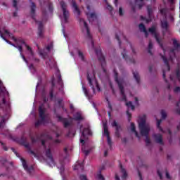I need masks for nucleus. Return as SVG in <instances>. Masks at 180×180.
I'll return each mask as SVG.
<instances>
[{
    "mask_svg": "<svg viewBox=\"0 0 180 180\" xmlns=\"http://www.w3.org/2000/svg\"><path fill=\"white\" fill-rule=\"evenodd\" d=\"M113 72L115 81L117 84L120 88V94L122 96L121 101L122 102H127V98L126 97V94H124V87L123 86V84H124V80L122 78L119 79V74L117 73V71H116V69L113 70Z\"/></svg>",
    "mask_w": 180,
    "mask_h": 180,
    "instance_id": "obj_5",
    "label": "nucleus"
},
{
    "mask_svg": "<svg viewBox=\"0 0 180 180\" xmlns=\"http://www.w3.org/2000/svg\"><path fill=\"white\" fill-rule=\"evenodd\" d=\"M122 56V58H124L127 63H129V64H136V60L134 58H130L127 54L126 49H123V51L121 52Z\"/></svg>",
    "mask_w": 180,
    "mask_h": 180,
    "instance_id": "obj_11",
    "label": "nucleus"
},
{
    "mask_svg": "<svg viewBox=\"0 0 180 180\" xmlns=\"http://www.w3.org/2000/svg\"><path fill=\"white\" fill-rule=\"evenodd\" d=\"M105 99L108 102V109H110V110H112V104L110 103V101H109V98H108V97H106Z\"/></svg>",
    "mask_w": 180,
    "mask_h": 180,
    "instance_id": "obj_51",
    "label": "nucleus"
},
{
    "mask_svg": "<svg viewBox=\"0 0 180 180\" xmlns=\"http://www.w3.org/2000/svg\"><path fill=\"white\" fill-rule=\"evenodd\" d=\"M72 6L74 8V13L75 15H77V16L81 15V11L78 8V5L77 4V2H75V0H72Z\"/></svg>",
    "mask_w": 180,
    "mask_h": 180,
    "instance_id": "obj_17",
    "label": "nucleus"
},
{
    "mask_svg": "<svg viewBox=\"0 0 180 180\" xmlns=\"http://www.w3.org/2000/svg\"><path fill=\"white\" fill-rule=\"evenodd\" d=\"M73 120H75L76 122H79L81 120H83V117H82V115H81V113L79 112H77L74 117H73Z\"/></svg>",
    "mask_w": 180,
    "mask_h": 180,
    "instance_id": "obj_30",
    "label": "nucleus"
},
{
    "mask_svg": "<svg viewBox=\"0 0 180 180\" xmlns=\"http://www.w3.org/2000/svg\"><path fill=\"white\" fill-rule=\"evenodd\" d=\"M44 122V121H41L40 120H37L36 122H35V127H39V126H40V124H41V122Z\"/></svg>",
    "mask_w": 180,
    "mask_h": 180,
    "instance_id": "obj_56",
    "label": "nucleus"
},
{
    "mask_svg": "<svg viewBox=\"0 0 180 180\" xmlns=\"http://www.w3.org/2000/svg\"><path fill=\"white\" fill-rule=\"evenodd\" d=\"M18 43H20L21 44H24V46H25V44H27L26 41H25V39H19Z\"/></svg>",
    "mask_w": 180,
    "mask_h": 180,
    "instance_id": "obj_59",
    "label": "nucleus"
},
{
    "mask_svg": "<svg viewBox=\"0 0 180 180\" xmlns=\"http://www.w3.org/2000/svg\"><path fill=\"white\" fill-rule=\"evenodd\" d=\"M79 179L80 180H88V179H86V176H85L84 174L80 175Z\"/></svg>",
    "mask_w": 180,
    "mask_h": 180,
    "instance_id": "obj_63",
    "label": "nucleus"
},
{
    "mask_svg": "<svg viewBox=\"0 0 180 180\" xmlns=\"http://www.w3.org/2000/svg\"><path fill=\"white\" fill-rule=\"evenodd\" d=\"M164 4H165V0H163ZM167 4H169V5H171V6H172V5H175V0H167Z\"/></svg>",
    "mask_w": 180,
    "mask_h": 180,
    "instance_id": "obj_48",
    "label": "nucleus"
},
{
    "mask_svg": "<svg viewBox=\"0 0 180 180\" xmlns=\"http://www.w3.org/2000/svg\"><path fill=\"white\" fill-rule=\"evenodd\" d=\"M155 143L164 146V141L162 140V135L161 134H154L153 135Z\"/></svg>",
    "mask_w": 180,
    "mask_h": 180,
    "instance_id": "obj_12",
    "label": "nucleus"
},
{
    "mask_svg": "<svg viewBox=\"0 0 180 180\" xmlns=\"http://www.w3.org/2000/svg\"><path fill=\"white\" fill-rule=\"evenodd\" d=\"M105 169V166L101 167V169L99 171V173L97 174V178L98 180H105V177L102 175V170Z\"/></svg>",
    "mask_w": 180,
    "mask_h": 180,
    "instance_id": "obj_33",
    "label": "nucleus"
},
{
    "mask_svg": "<svg viewBox=\"0 0 180 180\" xmlns=\"http://www.w3.org/2000/svg\"><path fill=\"white\" fill-rule=\"evenodd\" d=\"M148 32L151 33L153 36H154V38L155 39L157 43L159 44L161 49H162V42L161 41V39L158 37V34L157 33V31H155V27L154 26H152L150 28H149Z\"/></svg>",
    "mask_w": 180,
    "mask_h": 180,
    "instance_id": "obj_9",
    "label": "nucleus"
},
{
    "mask_svg": "<svg viewBox=\"0 0 180 180\" xmlns=\"http://www.w3.org/2000/svg\"><path fill=\"white\" fill-rule=\"evenodd\" d=\"M103 127L104 130V136H106V137H110V134L109 133V128L108 127V122H103Z\"/></svg>",
    "mask_w": 180,
    "mask_h": 180,
    "instance_id": "obj_24",
    "label": "nucleus"
},
{
    "mask_svg": "<svg viewBox=\"0 0 180 180\" xmlns=\"http://www.w3.org/2000/svg\"><path fill=\"white\" fill-rule=\"evenodd\" d=\"M120 162V171L123 174L122 178L123 179H126L127 178V172H126V169L124 168H123V165H122V163L120 162V161H119Z\"/></svg>",
    "mask_w": 180,
    "mask_h": 180,
    "instance_id": "obj_28",
    "label": "nucleus"
},
{
    "mask_svg": "<svg viewBox=\"0 0 180 180\" xmlns=\"http://www.w3.org/2000/svg\"><path fill=\"white\" fill-rule=\"evenodd\" d=\"M25 46L26 47L27 51H29L30 56H32L33 57V56H34V53L33 52V49H32V47H30L29 45H27V44H26L25 45Z\"/></svg>",
    "mask_w": 180,
    "mask_h": 180,
    "instance_id": "obj_38",
    "label": "nucleus"
},
{
    "mask_svg": "<svg viewBox=\"0 0 180 180\" xmlns=\"http://www.w3.org/2000/svg\"><path fill=\"white\" fill-rule=\"evenodd\" d=\"M79 22L80 23H84V27L86 30L87 37L91 40V47L95 51V53L98 58V61L101 63V68H103V72H106V69H105V65H106V60H105V56H103V54H102V51L101 49H95V43L92 39V35L91 34V32L89 31L88 24L85 21V20H84V18H80Z\"/></svg>",
    "mask_w": 180,
    "mask_h": 180,
    "instance_id": "obj_1",
    "label": "nucleus"
},
{
    "mask_svg": "<svg viewBox=\"0 0 180 180\" xmlns=\"http://www.w3.org/2000/svg\"><path fill=\"white\" fill-rule=\"evenodd\" d=\"M86 15L89 19V22L94 20H96L98 19V17L96 16V13H86Z\"/></svg>",
    "mask_w": 180,
    "mask_h": 180,
    "instance_id": "obj_22",
    "label": "nucleus"
},
{
    "mask_svg": "<svg viewBox=\"0 0 180 180\" xmlns=\"http://www.w3.org/2000/svg\"><path fill=\"white\" fill-rule=\"evenodd\" d=\"M126 106H127V108H131V110H134V105L131 101L126 103Z\"/></svg>",
    "mask_w": 180,
    "mask_h": 180,
    "instance_id": "obj_43",
    "label": "nucleus"
},
{
    "mask_svg": "<svg viewBox=\"0 0 180 180\" xmlns=\"http://www.w3.org/2000/svg\"><path fill=\"white\" fill-rule=\"evenodd\" d=\"M144 6V0H136L135 1V6H131L132 12H136V8H139V9H141Z\"/></svg>",
    "mask_w": 180,
    "mask_h": 180,
    "instance_id": "obj_13",
    "label": "nucleus"
},
{
    "mask_svg": "<svg viewBox=\"0 0 180 180\" xmlns=\"http://www.w3.org/2000/svg\"><path fill=\"white\" fill-rule=\"evenodd\" d=\"M46 156L50 160V162H51V163H49L50 167H51V165H54V159L53 158V155L51 154V150L50 148H49L46 150Z\"/></svg>",
    "mask_w": 180,
    "mask_h": 180,
    "instance_id": "obj_19",
    "label": "nucleus"
},
{
    "mask_svg": "<svg viewBox=\"0 0 180 180\" xmlns=\"http://www.w3.org/2000/svg\"><path fill=\"white\" fill-rule=\"evenodd\" d=\"M131 131L135 134L136 137L140 139V136L139 135V132L136 130V125L134 122L131 123Z\"/></svg>",
    "mask_w": 180,
    "mask_h": 180,
    "instance_id": "obj_29",
    "label": "nucleus"
},
{
    "mask_svg": "<svg viewBox=\"0 0 180 180\" xmlns=\"http://www.w3.org/2000/svg\"><path fill=\"white\" fill-rule=\"evenodd\" d=\"M72 136L74 137V136H75V131H72L71 130H69L68 133V136Z\"/></svg>",
    "mask_w": 180,
    "mask_h": 180,
    "instance_id": "obj_58",
    "label": "nucleus"
},
{
    "mask_svg": "<svg viewBox=\"0 0 180 180\" xmlns=\"http://www.w3.org/2000/svg\"><path fill=\"white\" fill-rule=\"evenodd\" d=\"M162 122V120H158L157 127L159 129L160 131H164L162 127H161V123Z\"/></svg>",
    "mask_w": 180,
    "mask_h": 180,
    "instance_id": "obj_39",
    "label": "nucleus"
},
{
    "mask_svg": "<svg viewBox=\"0 0 180 180\" xmlns=\"http://www.w3.org/2000/svg\"><path fill=\"white\" fill-rule=\"evenodd\" d=\"M139 127L141 135L146 137L145 143L146 146L151 144V139L148 137V134H150V125L146 124V115H143V117L140 119Z\"/></svg>",
    "mask_w": 180,
    "mask_h": 180,
    "instance_id": "obj_3",
    "label": "nucleus"
},
{
    "mask_svg": "<svg viewBox=\"0 0 180 180\" xmlns=\"http://www.w3.org/2000/svg\"><path fill=\"white\" fill-rule=\"evenodd\" d=\"M60 8L63 12V18L65 23H68V18H70V12L67 10V4L64 1L60 2Z\"/></svg>",
    "mask_w": 180,
    "mask_h": 180,
    "instance_id": "obj_8",
    "label": "nucleus"
},
{
    "mask_svg": "<svg viewBox=\"0 0 180 180\" xmlns=\"http://www.w3.org/2000/svg\"><path fill=\"white\" fill-rule=\"evenodd\" d=\"M0 37H1V39H3V40H4V41L8 43V44H11V46H13L14 47H15V44H12V42H11V41L6 39V38L4 37V34H2V32H1V31H0Z\"/></svg>",
    "mask_w": 180,
    "mask_h": 180,
    "instance_id": "obj_36",
    "label": "nucleus"
},
{
    "mask_svg": "<svg viewBox=\"0 0 180 180\" xmlns=\"http://www.w3.org/2000/svg\"><path fill=\"white\" fill-rule=\"evenodd\" d=\"M115 38L117 40L119 46L120 47V46L122 45V41H120V38L119 37V35H117V34H115Z\"/></svg>",
    "mask_w": 180,
    "mask_h": 180,
    "instance_id": "obj_55",
    "label": "nucleus"
},
{
    "mask_svg": "<svg viewBox=\"0 0 180 180\" xmlns=\"http://www.w3.org/2000/svg\"><path fill=\"white\" fill-rule=\"evenodd\" d=\"M54 86H56V83H54V80H52L51 87L49 90V95H50L51 99H53V98H54Z\"/></svg>",
    "mask_w": 180,
    "mask_h": 180,
    "instance_id": "obj_27",
    "label": "nucleus"
},
{
    "mask_svg": "<svg viewBox=\"0 0 180 180\" xmlns=\"http://www.w3.org/2000/svg\"><path fill=\"white\" fill-rule=\"evenodd\" d=\"M30 15L33 20H34L35 23H38V32L37 34L39 37H44L43 34V32H44V27H43V22L37 21L36 20V4L34 2H31L30 6Z\"/></svg>",
    "mask_w": 180,
    "mask_h": 180,
    "instance_id": "obj_4",
    "label": "nucleus"
},
{
    "mask_svg": "<svg viewBox=\"0 0 180 180\" xmlns=\"http://www.w3.org/2000/svg\"><path fill=\"white\" fill-rule=\"evenodd\" d=\"M28 153L30 154H32V155H34V157H37V155L36 154V153H34V151L32 150V149L28 150Z\"/></svg>",
    "mask_w": 180,
    "mask_h": 180,
    "instance_id": "obj_54",
    "label": "nucleus"
},
{
    "mask_svg": "<svg viewBox=\"0 0 180 180\" xmlns=\"http://www.w3.org/2000/svg\"><path fill=\"white\" fill-rule=\"evenodd\" d=\"M57 78L58 85H60V88H63V86H64V82H63V79L61 78V73H58Z\"/></svg>",
    "mask_w": 180,
    "mask_h": 180,
    "instance_id": "obj_31",
    "label": "nucleus"
},
{
    "mask_svg": "<svg viewBox=\"0 0 180 180\" xmlns=\"http://www.w3.org/2000/svg\"><path fill=\"white\" fill-rule=\"evenodd\" d=\"M127 115L128 116V122H130L131 119V114L130 113V112H129V110L127 111Z\"/></svg>",
    "mask_w": 180,
    "mask_h": 180,
    "instance_id": "obj_62",
    "label": "nucleus"
},
{
    "mask_svg": "<svg viewBox=\"0 0 180 180\" xmlns=\"http://www.w3.org/2000/svg\"><path fill=\"white\" fill-rule=\"evenodd\" d=\"M87 81L89 82V86H91L93 89V92H95V86L94 85V83L95 84L98 92H101V87L99 86V84L96 81V77H95V71L93 70L92 73L87 72Z\"/></svg>",
    "mask_w": 180,
    "mask_h": 180,
    "instance_id": "obj_6",
    "label": "nucleus"
},
{
    "mask_svg": "<svg viewBox=\"0 0 180 180\" xmlns=\"http://www.w3.org/2000/svg\"><path fill=\"white\" fill-rule=\"evenodd\" d=\"M0 96H3L1 102H0V109L2 110H8L11 108V102L6 101V98H9V93L8 96L6 95H0Z\"/></svg>",
    "mask_w": 180,
    "mask_h": 180,
    "instance_id": "obj_7",
    "label": "nucleus"
},
{
    "mask_svg": "<svg viewBox=\"0 0 180 180\" xmlns=\"http://www.w3.org/2000/svg\"><path fill=\"white\" fill-rule=\"evenodd\" d=\"M174 48L170 49L169 53V59L165 57V56L160 55L162 60L164 61L167 71H170L171 67L169 66V61H174V57H175V51H180V44L178 43V41L176 39H172Z\"/></svg>",
    "mask_w": 180,
    "mask_h": 180,
    "instance_id": "obj_2",
    "label": "nucleus"
},
{
    "mask_svg": "<svg viewBox=\"0 0 180 180\" xmlns=\"http://www.w3.org/2000/svg\"><path fill=\"white\" fill-rule=\"evenodd\" d=\"M58 105H59L60 108H61L62 109H64V105L63 104V98L58 100Z\"/></svg>",
    "mask_w": 180,
    "mask_h": 180,
    "instance_id": "obj_45",
    "label": "nucleus"
},
{
    "mask_svg": "<svg viewBox=\"0 0 180 180\" xmlns=\"http://www.w3.org/2000/svg\"><path fill=\"white\" fill-rule=\"evenodd\" d=\"M86 134L88 136H92V131H91V128L89 127L83 129V131L82 132V139H86Z\"/></svg>",
    "mask_w": 180,
    "mask_h": 180,
    "instance_id": "obj_18",
    "label": "nucleus"
},
{
    "mask_svg": "<svg viewBox=\"0 0 180 180\" xmlns=\"http://www.w3.org/2000/svg\"><path fill=\"white\" fill-rule=\"evenodd\" d=\"M11 150H12L13 153H14V154H15L16 157H18V158H20V155H19V153L18 152H16V150H15V148H11Z\"/></svg>",
    "mask_w": 180,
    "mask_h": 180,
    "instance_id": "obj_53",
    "label": "nucleus"
},
{
    "mask_svg": "<svg viewBox=\"0 0 180 180\" xmlns=\"http://www.w3.org/2000/svg\"><path fill=\"white\" fill-rule=\"evenodd\" d=\"M162 119L165 120L167 119V112H165V110H161Z\"/></svg>",
    "mask_w": 180,
    "mask_h": 180,
    "instance_id": "obj_47",
    "label": "nucleus"
},
{
    "mask_svg": "<svg viewBox=\"0 0 180 180\" xmlns=\"http://www.w3.org/2000/svg\"><path fill=\"white\" fill-rule=\"evenodd\" d=\"M16 49H18V51H20V56L22 58V60L25 61V63H26L27 64V59H26V57H25V55L22 53L23 52V47H22V46H15Z\"/></svg>",
    "mask_w": 180,
    "mask_h": 180,
    "instance_id": "obj_25",
    "label": "nucleus"
},
{
    "mask_svg": "<svg viewBox=\"0 0 180 180\" xmlns=\"http://www.w3.org/2000/svg\"><path fill=\"white\" fill-rule=\"evenodd\" d=\"M39 113L41 122H44L46 120V110L41 105L39 108Z\"/></svg>",
    "mask_w": 180,
    "mask_h": 180,
    "instance_id": "obj_16",
    "label": "nucleus"
},
{
    "mask_svg": "<svg viewBox=\"0 0 180 180\" xmlns=\"http://www.w3.org/2000/svg\"><path fill=\"white\" fill-rule=\"evenodd\" d=\"M13 6L18 11V1L16 0H13Z\"/></svg>",
    "mask_w": 180,
    "mask_h": 180,
    "instance_id": "obj_52",
    "label": "nucleus"
},
{
    "mask_svg": "<svg viewBox=\"0 0 180 180\" xmlns=\"http://www.w3.org/2000/svg\"><path fill=\"white\" fill-rule=\"evenodd\" d=\"M82 89L84 95L86 96V98H88L89 96V91H88V89H86L85 86H82Z\"/></svg>",
    "mask_w": 180,
    "mask_h": 180,
    "instance_id": "obj_42",
    "label": "nucleus"
},
{
    "mask_svg": "<svg viewBox=\"0 0 180 180\" xmlns=\"http://www.w3.org/2000/svg\"><path fill=\"white\" fill-rule=\"evenodd\" d=\"M119 15L120 16H123V15H124V13H123V8L122 7L119 8Z\"/></svg>",
    "mask_w": 180,
    "mask_h": 180,
    "instance_id": "obj_57",
    "label": "nucleus"
},
{
    "mask_svg": "<svg viewBox=\"0 0 180 180\" xmlns=\"http://www.w3.org/2000/svg\"><path fill=\"white\" fill-rule=\"evenodd\" d=\"M82 151L84 153L86 157H87V155H89V153H91L90 150H84V148L82 149Z\"/></svg>",
    "mask_w": 180,
    "mask_h": 180,
    "instance_id": "obj_50",
    "label": "nucleus"
},
{
    "mask_svg": "<svg viewBox=\"0 0 180 180\" xmlns=\"http://www.w3.org/2000/svg\"><path fill=\"white\" fill-rule=\"evenodd\" d=\"M151 49H153V42L150 40L149 41L148 53L150 54V56H153V52H151Z\"/></svg>",
    "mask_w": 180,
    "mask_h": 180,
    "instance_id": "obj_40",
    "label": "nucleus"
},
{
    "mask_svg": "<svg viewBox=\"0 0 180 180\" xmlns=\"http://www.w3.org/2000/svg\"><path fill=\"white\" fill-rule=\"evenodd\" d=\"M73 169H81V171H84V163H78L77 165H75Z\"/></svg>",
    "mask_w": 180,
    "mask_h": 180,
    "instance_id": "obj_34",
    "label": "nucleus"
},
{
    "mask_svg": "<svg viewBox=\"0 0 180 180\" xmlns=\"http://www.w3.org/2000/svg\"><path fill=\"white\" fill-rule=\"evenodd\" d=\"M48 8L49 11L51 13H53V11L54 10V8L53 7V3L49 1L48 2Z\"/></svg>",
    "mask_w": 180,
    "mask_h": 180,
    "instance_id": "obj_41",
    "label": "nucleus"
},
{
    "mask_svg": "<svg viewBox=\"0 0 180 180\" xmlns=\"http://www.w3.org/2000/svg\"><path fill=\"white\" fill-rule=\"evenodd\" d=\"M2 120L0 122V128L2 127V124H4V123H5V122H6V120H5V117H1Z\"/></svg>",
    "mask_w": 180,
    "mask_h": 180,
    "instance_id": "obj_60",
    "label": "nucleus"
},
{
    "mask_svg": "<svg viewBox=\"0 0 180 180\" xmlns=\"http://www.w3.org/2000/svg\"><path fill=\"white\" fill-rule=\"evenodd\" d=\"M133 75L134 79H136L137 84H140V75H139L138 72H133Z\"/></svg>",
    "mask_w": 180,
    "mask_h": 180,
    "instance_id": "obj_35",
    "label": "nucleus"
},
{
    "mask_svg": "<svg viewBox=\"0 0 180 180\" xmlns=\"http://www.w3.org/2000/svg\"><path fill=\"white\" fill-rule=\"evenodd\" d=\"M2 147H3V149L5 150V151H8V147H6V146H5V143H4V142L1 141L0 142Z\"/></svg>",
    "mask_w": 180,
    "mask_h": 180,
    "instance_id": "obj_61",
    "label": "nucleus"
},
{
    "mask_svg": "<svg viewBox=\"0 0 180 180\" xmlns=\"http://www.w3.org/2000/svg\"><path fill=\"white\" fill-rule=\"evenodd\" d=\"M56 117L58 119V122H61L62 123H63L65 129H67V127H68L71 124V122L68 121V119L64 118L60 116L58 114H56Z\"/></svg>",
    "mask_w": 180,
    "mask_h": 180,
    "instance_id": "obj_10",
    "label": "nucleus"
},
{
    "mask_svg": "<svg viewBox=\"0 0 180 180\" xmlns=\"http://www.w3.org/2000/svg\"><path fill=\"white\" fill-rule=\"evenodd\" d=\"M112 127H115V136L116 137H120V130H122V127L117 124L116 120H114L112 123Z\"/></svg>",
    "mask_w": 180,
    "mask_h": 180,
    "instance_id": "obj_14",
    "label": "nucleus"
},
{
    "mask_svg": "<svg viewBox=\"0 0 180 180\" xmlns=\"http://www.w3.org/2000/svg\"><path fill=\"white\" fill-rule=\"evenodd\" d=\"M168 27H169V25H168V21H167V20L161 21V27L162 29L163 35L165 34L167 32H168Z\"/></svg>",
    "mask_w": 180,
    "mask_h": 180,
    "instance_id": "obj_20",
    "label": "nucleus"
},
{
    "mask_svg": "<svg viewBox=\"0 0 180 180\" xmlns=\"http://www.w3.org/2000/svg\"><path fill=\"white\" fill-rule=\"evenodd\" d=\"M174 92H175V93L180 92V87L179 86H176V88H174Z\"/></svg>",
    "mask_w": 180,
    "mask_h": 180,
    "instance_id": "obj_64",
    "label": "nucleus"
},
{
    "mask_svg": "<svg viewBox=\"0 0 180 180\" xmlns=\"http://www.w3.org/2000/svg\"><path fill=\"white\" fill-rule=\"evenodd\" d=\"M160 14L162 15V16H164V18H165V19H167V15L168 14L167 8H163L160 9Z\"/></svg>",
    "mask_w": 180,
    "mask_h": 180,
    "instance_id": "obj_32",
    "label": "nucleus"
},
{
    "mask_svg": "<svg viewBox=\"0 0 180 180\" xmlns=\"http://www.w3.org/2000/svg\"><path fill=\"white\" fill-rule=\"evenodd\" d=\"M21 162L22 164L23 168L28 174H32V171H33V166H27V163L26 162V160H24L22 158H20Z\"/></svg>",
    "mask_w": 180,
    "mask_h": 180,
    "instance_id": "obj_15",
    "label": "nucleus"
},
{
    "mask_svg": "<svg viewBox=\"0 0 180 180\" xmlns=\"http://www.w3.org/2000/svg\"><path fill=\"white\" fill-rule=\"evenodd\" d=\"M139 27L141 32H143V33H145V37H148V32L147 31V29H146V26L144 25V24L143 23L139 24Z\"/></svg>",
    "mask_w": 180,
    "mask_h": 180,
    "instance_id": "obj_26",
    "label": "nucleus"
},
{
    "mask_svg": "<svg viewBox=\"0 0 180 180\" xmlns=\"http://www.w3.org/2000/svg\"><path fill=\"white\" fill-rule=\"evenodd\" d=\"M147 12L149 18L146 20V23H148V22H151V18L153 17V8H151V6H147Z\"/></svg>",
    "mask_w": 180,
    "mask_h": 180,
    "instance_id": "obj_23",
    "label": "nucleus"
},
{
    "mask_svg": "<svg viewBox=\"0 0 180 180\" xmlns=\"http://www.w3.org/2000/svg\"><path fill=\"white\" fill-rule=\"evenodd\" d=\"M104 1L107 4V9L110 11V12H112V11H113V7L109 4V3L108 2V0H104Z\"/></svg>",
    "mask_w": 180,
    "mask_h": 180,
    "instance_id": "obj_44",
    "label": "nucleus"
},
{
    "mask_svg": "<svg viewBox=\"0 0 180 180\" xmlns=\"http://www.w3.org/2000/svg\"><path fill=\"white\" fill-rule=\"evenodd\" d=\"M107 143L110 148H112V139H110V136H107Z\"/></svg>",
    "mask_w": 180,
    "mask_h": 180,
    "instance_id": "obj_46",
    "label": "nucleus"
},
{
    "mask_svg": "<svg viewBox=\"0 0 180 180\" xmlns=\"http://www.w3.org/2000/svg\"><path fill=\"white\" fill-rule=\"evenodd\" d=\"M21 141L25 148H27V150L30 149V146L29 145V143H26V139L25 137H21Z\"/></svg>",
    "mask_w": 180,
    "mask_h": 180,
    "instance_id": "obj_37",
    "label": "nucleus"
},
{
    "mask_svg": "<svg viewBox=\"0 0 180 180\" xmlns=\"http://www.w3.org/2000/svg\"><path fill=\"white\" fill-rule=\"evenodd\" d=\"M78 56L82 61L85 60V58H84V53H82V52H81L80 51H78Z\"/></svg>",
    "mask_w": 180,
    "mask_h": 180,
    "instance_id": "obj_49",
    "label": "nucleus"
},
{
    "mask_svg": "<svg viewBox=\"0 0 180 180\" xmlns=\"http://www.w3.org/2000/svg\"><path fill=\"white\" fill-rule=\"evenodd\" d=\"M0 95H6L7 96H9V92L6 91V88L4 86L1 80H0Z\"/></svg>",
    "mask_w": 180,
    "mask_h": 180,
    "instance_id": "obj_21",
    "label": "nucleus"
}]
</instances>
